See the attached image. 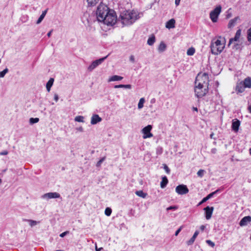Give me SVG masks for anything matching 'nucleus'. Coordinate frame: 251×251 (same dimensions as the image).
Here are the masks:
<instances>
[{
	"instance_id": "1",
	"label": "nucleus",
	"mask_w": 251,
	"mask_h": 251,
	"mask_svg": "<svg viewBox=\"0 0 251 251\" xmlns=\"http://www.w3.org/2000/svg\"><path fill=\"white\" fill-rule=\"evenodd\" d=\"M209 76L207 73H203L201 75H198L195 82V95L198 99L205 96L208 93L209 88Z\"/></svg>"
},
{
	"instance_id": "2",
	"label": "nucleus",
	"mask_w": 251,
	"mask_h": 251,
	"mask_svg": "<svg viewBox=\"0 0 251 251\" xmlns=\"http://www.w3.org/2000/svg\"><path fill=\"white\" fill-rule=\"evenodd\" d=\"M120 18L123 25H129L133 24L140 17L138 12L134 10H123L120 12Z\"/></svg>"
},
{
	"instance_id": "3",
	"label": "nucleus",
	"mask_w": 251,
	"mask_h": 251,
	"mask_svg": "<svg viewBox=\"0 0 251 251\" xmlns=\"http://www.w3.org/2000/svg\"><path fill=\"white\" fill-rule=\"evenodd\" d=\"M219 38L213 39L210 43L211 52L212 54L214 55H218L221 53L225 47V38L219 36Z\"/></svg>"
},
{
	"instance_id": "4",
	"label": "nucleus",
	"mask_w": 251,
	"mask_h": 251,
	"mask_svg": "<svg viewBox=\"0 0 251 251\" xmlns=\"http://www.w3.org/2000/svg\"><path fill=\"white\" fill-rule=\"evenodd\" d=\"M117 21V16L114 10L111 9L110 11H107L106 14L99 22H103L107 25H115Z\"/></svg>"
},
{
	"instance_id": "5",
	"label": "nucleus",
	"mask_w": 251,
	"mask_h": 251,
	"mask_svg": "<svg viewBox=\"0 0 251 251\" xmlns=\"http://www.w3.org/2000/svg\"><path fill=\"white\" fill-rule=\"evenodd\" d=\"M111 9L105 4L101 2L98 6L96 11V15L98 21L102 20V18L104 17L107 11H110Z\"/></svg>"
},
{
	"instance_id": "6",
	"label": "nucleus",
	"mask_w": 251,
	"mask_h": 251,
	"mask_svg": "<svg viewBox=\"0 0 251 251\" xmlns=\"http://www.w3.org/2000/svg\"><path fill=\"white\" fill-rule=\"evenodd\" d=\"M221 10L222 7L219 5L210 12L209 16L212 22L216 23L217 22L219 15L221 12Z\"/></svg>"
},
{
	"instance_id": "7",
	"label": "nucleus",
	"mask_w": 251,
	"mask_h": 251,
	"mask_svg": "<svg viewBox=\"0 0 251 251\" xmlns=\"http://www.w3.org/2000/svg\"><path fill=\"white\" fill-rule=\"evenodd\" d=\"M108 55H107L103 57L100 58L99 59L93 61L91 65H90L88 67V70L90 72H92L99 65L101 64L107 58Z\"/></svg>"
},
{
	"instance_id": "8",
	"label": "nucleus",
	"mask_w": 251,
	"mask_h": 251,
	"mask_svg": "<svg viewBox=\"0 0 251 251\" xmlns=\"http://www.w3.org/2000/svg\"><path fill=\"white\" fill-rule=\"evenodd\" d=\"M151 129L152 126L150 125H148L142 129V131L144 134L143 136V138L144 139L152 137L153 134L151 132Z\"/></svg>"
},
{
	"instance_id": "9",
	"label": "nucleus",
	"mask_w": 251,
	"mask_h": 251,
	"mask_svg": "<svg viewBox=\"0 0 251 251\" xmlns=\"http://www.w3.org/2000/svg\"><path fill=\"white\" fill-rule=\"evenodd\" d=\"M176 192L179 195H184L189 192V189L187 186L184 184H180L176 188Z\"/></svg>"
},
{
	"instance_id": "10",
	"label": "nucleus",
	"mask_w": 251,
	"mask_h": 251,
	"mask_svg": "<svg viewBox=\"0 0 251 251\" xmlns=\"http://www.w3.org/2000/svg\"><path fill=\"white\" fill-rule=\"evenodd\" d=\"M42 198L43 199H56V198H60L61 199H62L60 195L58 193H57V192H49V193H46L42 196Z\"/></svg>"
},
{
	"instance_id": "11",
	"label": "nucleus",
	"mask_w": 251,
	"mask_h": 251,
	"mask_svg": "<svg viewBox=\"0 0 251 251\" xmlns=\"http://www.w3.org/2000/svg\"><path fill=\"white\" fill-rule=\"evenodd\" d=\"M203 210L204 211L205 218L207 220L210 219L211 218L214 207L213 206H207L203 208Z\"/></svg>"
},
{
	"instance_id": "12",
	"label": "nucleus",
	"mask_w": 251,
	"mask_h": 251,
	"mask_svg": "<svg viewBox=\"0 0 251 251\" xmlns=\"http://www.w3.org/2000/svg\"><path fill=\"white\" fill-rule=\"evenodd\" d=\"M241 34V29L240 28L238 29L235 33V36L233 38H230L229 41V43L228 44V46H229L230 44L233 41H238L240 37Z\"/></svg>"
},
{
	"instance_id": "13",
	"label": "nucleus",
	"mask_w": 251,
	"mask_h": 251,
	"mask_svg": "<svg viewBox=\"0 0 251 251\" xmlns=\"http://www.w3.org/2000/svg\"><path fill=\"white\" fill-rule=\"evenodd\" d=\"M241 34V29L240 28L238 29L235 33V36L233 38H230L229 41V43L228 44V46H229L230 44L233 41H238L240 37Z\"/></svg>"
},
{
	"instance_id": "14",
	"label": "nucleus",
	"mask_w": 251,
	"mask_h": 251,
	"mask_svg": "<svg viewBox=\"0 0 251 251\" xmlns=\"http://www.w3.org/2000/svg\"><path fill=\"white\" fill-rule=\"evenodd\" d=\"M240 125V122L237 119H235L232 120L231 128L232 130L237 132L239 130V127Z\"/></svg>"
},
{
	"instance_id": "15",
	"label": "nucleus",
	"mask_w": 251,
	"mask_h": 251,
	"mask_svg": "<svg viewBox=\"0 0 251 251\" xmlns=\"http://www.w3.org/2000/svg\"><path fill=\"white\" fill-rule=\"evenodd\" d=\"M251 222V217L247 216L243 217L240 221L239 225L240 226H243L247 225L249 222Z\"/></svg>"
},
{
	"instance_id": "16",
	"label": "nucleus",
	"mask_w": 251,
	"mask_h": 251,
	"mask_svg": "<svg viewBox=\"0 0 251 251\" xmlns=\"http://www.w3.org/2000/svg\"><path fill=\"white\" fill-rule=\"evenodd\" d=\"M101 120L102 119L98 114H94L91 117V124L92 125H95L101 122Z\"/></svg>"
},
{
	"instance_id": "17",
	"label": "nucleus",
	"mask_w": 251,
	"mask_h": 251,
	"mask_svg": "<svg viewBox=\"0 0 251 251\" xmlns=\"http://www.w3.org/2000/svg\"><path fill=\"white\" fill-rule=\"evenodd\" d=\"M239 20H240V18L238 16L231 19L227 25V27L230 29L233 28L236 24L237 21Z\"/></svg>"
},
{
	"instance_id": "18",
	"label": "nucleus",
	"mask_w": 251,
	"mask_h": 251,
	"mask_svg": "<svg viewBox=\"0 0 251 251\" xmlns=\"http://www.w3.org/2000/svg\"><path fill=\"white\" fill-rule=\"evenodd\" d=\"M176 21L174 19H171L166 23L165 26L167 28L171 29L175 27Z\"/></svg>"
},
{
	"instance_id": "19",
	"label": "nucleus",
	"mask_w": 251,
	"mask_h": 251,
	"mask_svg": "<svg viewBox=\"0 0 251 251\" xmlns=\"http://www.w3.org/2000/svg\"><path fill=\"white\" fill-rule=\"evenodd\" d=\"M220 191V189H217L216 191H215L214 192H213L210 193L206 197H204V198H203L202 199H203V201L202 202H205L209 199H210L212 198V197H213L214 195L217 194Z\"/></svg>"
},
{
	"instance_id": "20",
	"label": "nucleus",
	"mask_w": 251,
	"mask_h": 251,
	"mask_svg": "<svg viewBox=\"0 0 251 251\" xmlns=\"http://www.w3.org/2000/svg\"><path fill=\"white\" fill-rule=\"evenodd\" d=\"M245 88H251V77H248L246 78L243 81H242Z\"/></svg>"
},
{
	"instance_id": "21",
	"label": "nucleus",
	"mask_w": 251,
	"mask_h": 251,
	"mask_svg": "<svg viewBox=\"0 0 251 251\" xmlns=\"http://www.w3.org/2000/svg\"><path fill=\"white\" fill-rule=\"evenodd\" d=\"M245 87L244 85L242 83V82H240L239 83H237L236 86V89L235 90L237 92V93H242L245 90Z\"/></svg>"
},
{
	"instance_id": "22",
	"label": "nucleus",
	"mask_w": 251,
	"mask_h": 251,
	"mask_svg": "<svg viewBox=\"0 0 251 251\" xmlns=\"http://www.w3.org/2000/svg\"><path fill=\"white\" fill-rule=\"evenodd\" d=\"M23 221L27 222L31 227H33L40 223L39 221H36L30 219H23Z\"/></svg>"
},
{
	"instance_id": "23",
	"label": "nucleus",
	"mask_w": 251,
	"mask_h": 251,
	"mask_svg": "<svg viewBox=\"0 0 251 251\" xmlns=\"http://www.w3.org/2000/svg\"><path fill=\"white\" fill-rule=\"evenodd\" d=\"M168 183V180L166 176H162V180L160 182V187L161 188H164Z\"/></svg>"
},
{
	"instance_id": "24",
	"label": "nucleus",
	"mask_w": 251,
	"mask_h": 251,
	"mask_svg": "<svg viewBox=\"0 0 251 251\" xmlns=\"http://www.w3.org/2000/svg\"><path fill=\"white\" fill-rule=\"evenodd\" d=\"M53 78H50L49 81L47 82L46 84V88L48 92H49L50 91V89L52 86L53 85Z\"/></svg>"
},
{
	"instance_id": "25",
	"label": "nucleus",
	"mask_w": 251,
	"mask_h": 251,
	"mask_svg": "<svg viewBox=\"0 0 251 251\" xmlns=\"http://www.w3.org/2000/svg\"><path fill=\"white\" fill-rule=\"evenodd\" d=\"M123 77L121 76L114 75L112 76L109 78L108 81H120L123 79Z\"/></svg>"
},
{
	"instance_id": "26",
	"label": "nucleus",
	"mask_w": 251,
	"mask_h": 251,
	"mask_svg": "<svg viewBox=\"0 0 251 251\" xmlns=\"http://www.w3.org/2000/svg\"><path fill=\"white\" fill-rule=\"evenodd\" d=\"M155 41V37L153 34H152L151 36L149 37L148 41L147 44L149 46H152L154 44Z\"/></svg>"
},
{
	"instance_id": "27",
	"label": "nucleus",
	"mask_w": 251,
	"mask_h": 251,
	"mask_svg": "<svg viewBox=\"0 0 251 251\" xmlns=\"http://www.w3.org/2000/svg\"><path fill=\"white\" fill-rule=\"evenodd\" d=\"M115 88H126V89H131V85L130 84H119V85H116L114 86Z\"/></svg>"
},
{
	"instance_id": "28",
	"label": "nucleus",
	"mask_w": 251,
	"mask_h": 251,
	"mask_svg": "<svg viewBox=\"0 0 251 251\" xmlns=\"http://www.w3.org/2000/svg\"><path fill=\"white\" fill-rule=\"evenodd\" d=\"M135 194L140 197H141L142 198H145L147 195V194L146 193H144L143 191L142 190H139V191H136L135 192Z\"/></svg>"
},
{
	"instance_id": "29",
	"label": "nucleus",
	"mask_w": 251,
	"mask_h": 251,
	"mask_svg": "<svg viewBox=\"0 0 251 251\" xmlns=\"http://www.w3.org/2000/svg\"><path fill=\"white\" fill-rule=\"evenodd\" d=\"M99 1V0H87L88 6H94Z\"/></svg>"
},
{
	"instance_id": "30",
	"label": "nucleus",
	"mask_w": 251,
	"mask_h": 251,
	"mask_svg": "<svg viewBox=\"0 0 251 251\" xmlns=\"http://www.w3.org/2000/svg\"><path fill=\"white\" fill-rule=\"evenodd\" d=\"M166 46L163 42H161L159 46L158 50L159 51H163L165 50Z\"/></svg>"
},
{
	"instance_id": "31",
	"label": "nucleus",
	"mask_w": 251,
	"mask_h": 251,
	"mask_svg": "<svg viewBox=\"0 0 251 251\" xmlns=\"http://www.w3.org/2000/svg\"><path fill=\"white\" fill-rule=\"evenodd\" d=\"M195 52V50L194 48H189L187 51V54L189 56L193 55Z\"/></svg>"
},
{
	"instance_id": "32",
	"label": "nucleus",
	"mask_w": 251,
	"mask_h": 251,
	"mask_svg": "<svg viewBox=\"0 0 251 251\" xmlns=\"http://www.w3.org/2000/svg\"><path fill=\"white\" fill-rule=\"evenodd\" d=\"M39 121L38 118H31L29 119V123L31 125L37 123Z\"/></svg>"
},
{
	"instance_id": "33",
	"label": "nucleus",
	"mask_w": 251,
	"mask_h": 251,
	"mask_svg": "<svg viewBox=\"0 0 251 251\" xmlns=\"http://www.w3.org/2000/svg\"><path fill=\"white\" fill-rule=\"evenodd\" d=\"M145 102L144 98H141L138 104V107L139 109H141L143 107V104Z\"/></svg>"
},
{
	"instance_id": "34",
	"label": "nucleus",
	"mask_w": 251,
	"mask_h": 251,
	"mask_svg": "<svg viewBox=\"0 0 251 251\" xmlns=\"http://www.w3.org/2000/svg\"><path fill=\"white\" fill-rule=\"evenodd\" d=\"M75 121L78 122H82L84 121V117L82 116H77L75 117Z\"/></svg>"
},
{
	"instance_id": "35",
	"label": "nucleus",
	"mask_w": 251,
	"mask_h": 251,
	"mask_svg": "<svg viewBox=\"0 0 251 251\" xmlns=\"http://www.w3.org/2000/svg\"><path fill=\"white\" fill-rule=\"evenodd\" d=\"M247 39L249 42L251 43V27L247 30Z\"/></svg>"
},
{
	"instance_id": "36",
	"label": "nucleus",
	"mask_w": 251,
	"mask_h": 251,
	"mask_svg": "<svg viewBox=\"0 0 251 251\" xmlns=\"http://www.w3.org/2000/svg\"><path fill=\"white\" fill-rule=\"evenodd\" d=\"M104 213H105V214L107 216H109L111 214V213H112V210L109 207H107L106 208V209H105V211H104Z\"/></svg>"
},
{
	"instance_id": "37",
	"label": "nucleus",
	"mask_w": 251,
	"mask_h": 251,
	"mask_svg": "<svg viewBox=\"0 0 251 251\" xmlns=\"http://www.w3.org/2000/svg\"><path fill=\"white\" fill-rule=\"evenodd\" d=\"M8 69L7 68H5L2 71L0 72V78L3 77L5 74L8 73Z\"/></svg>"
},
{
	"instance_id": "38",
	"label": "nucleus",
	"mask_w": 251,
	"mask_h": 251,
	"mask_svg": "<svg viewBox=\"0 0 251 251\" xmlns=\"http://www.w3.org/2000/svg\"><path fill=\"white\" fill-rule=\"evenodd\" d=\"M163 152V148L161 147H158L156 149V153L157 155H161Z\"/></svg>"
},
{
	"instance_id": "39",
	"label": "nucleus",
	"mask_w": 251,
	"mask_h": 251,
	"mask_svg": "<svg viewBox=\"0 0 251 251\" xmlns=\"http://www.w3.org/2000/svg\"><path fill=\"white\" fill-rule=\"evenodd\" d=\"M105 157H102L97 163L96 164L97 167H100L101 163L105 160Z\"/></svg>"
},
{
	"instance_id": "40",
	"label": "nucleus",
	"mask_w": 251,
	"mask_h": 251,
	"mask_svg": "<svg viewBox=\"0 0 251 251\" xmlns=\"http://www.w3.org/2000/svg\"><path fill=\"white\" fill-rule=\"evenodd\" d=\"M135 210H134L132 208H131L129 211H128V215L130 217H131V216H134L135 215Z\"/></svg>"
},
{
	"instance_id": "41",
	"label": "nucleus",
	"mask_w": 251,
	"mask_h": 251,
	"mask_svg": "<svg viewBox=\"0 0 251 251\" xmlns=\"http://www.w3.org/2000/svg\"><path fill=\"white\" fill-rule=\"evenodd\" d=\"M195 239H196L195 238V237H192L187 242V245L188 246L192 245L194 243Z\"/></svg>"
},
{
	"instance_id": "42",
	"label": "nucleus",
	"mask_w": 251,
	"mask_h": 251,
	"mask_svg": "<svg viewBox=\"0 0 251 251\" xmlns=\"http://www.w3.org/2000/svg\"><path fill=\"white\" fill-rule=\"evenodd\" d=\"M163 166H164V169L165 170L166 173L167 174H170V172H171V170L169 169V168L168 167V166L165 164H163Z\"/></svg>"
},
{
	"instance_id": "43",
	"label": "nucleus",
	"mask_w": 251,
	"mask_h": 251,
	"mask_svg": "<svg viewBox=\"0 0 251 251\" xmlns=\"http://www.w3.org/2000/svg\"><path fill=\"white\" fill-rule=\"evenodd\" d=\"M206 242L209 246L213 248L215 246V243L210 240H207Z\"/></svg>"
},
{
	"instance_id": "44",
	"label": "nucleus",
	"mask_w": 251,
	"mask_h": 251,
	"mask_svg": "<svg viewBox=\"0 0 251 251\" xmlns=\"http://www.w3.org/2000/svg\"><path fill=\"white\" fill-rule=\"evenodd\" d=\"M204 171L203 170H200L198 172H197V175L200 176V177H202L203 176V174H204Z\"/></svg>"
},
{
	"instance_id": "45",
	"label": "nucleus",
	"mask_w": 251,
	"mask_h": 251,
	"mask_svg": "<svg viewBox=\"0 0 251 251\" xmlns=\"http://www.w3.org/2000/svg\"><path fill=\"white\" fill-rule=\"evenodd\" d=\"M45 17L43 16V15H40L39 18H38V20L36 22L37 24H39L41 23V22L43 21Z\"/></svg>"
},
{
	"instance_id": "46",
	"label": "nucleus",
	"mask_w": 251,
	"mask_h": 251,
	"mask_svg": "<svg viewBox=\"0 0 251 251\" xmlns=\"http://www.w3.org/2000/svg\"><path fill=\"white\" fill-rule=\"evenodd\" d=\"M69 233V231H65V232L61 233L59 236H60V237L63 238V237H65L66 235L68 234Z\"/></svg>"
},
{
	"instance_id": "47",
	"label": "nucleus",
	"mask_w": 251,
	"mask_h": 251,
	"mask_svg": "<svg viewBox=\"0 0 251 251\" xmlns=\"http://www.w3.org/2000/svg\"><path fill=\"white\" fill-rule=\"evenodd\" d=\"M182 226H180V227H179V228H178V229L176 230V231L175 234V236H177V235H178V234H179V232L181 231V230H182Z\"/></svg>"
},
{
	"instance_id": "48",
	"label": "nucleus",
	"mask_w": 251,
	"mask_h": 251,
	"mask_svg": "<svg viewBox=\"0 0 251 251\" xmlns=\"http://www.w3.org/2000/svg\"><path fill=\"white\" fill-rule=\"evenodd\" d=\"M177 208V206H171L167 208V210H176V209Z\"/></svg>"
},
{
	"instance_id": "49",
	"label": "nucleus",
	"mask_w": 251,
	"mask_h": 251,
	"mask_svg": "<svg viewBox=\"0 0 251 251\" xmlns=\"http://www.w3.org/2000/svg\"><path fill=\"white\" fill-rule=\"evenodd\" d=\"M8 151L6 150L3 151L1 152H0V155H5L8 154Z\"/></svg>"
},
{
	"instance_id": "50",
	"label": "nucleus",
	"mask_w": 251,
	"mask_h": 251,
	"mask_svg": "<svg viewBox=\"0 0 251 251\" xmlns=\"http://www.w3.org/2000/svg\"><path fill=\"white\" fill-rule=\"evenodd\" d=\"M59 97L58 95L57 94H55L54 95V100L56 102H57L58 100Z\"/></svg>"
},
{
	"instance_id": "51",
	"label": "nucleus",
	"mask_w": 251,
	"mask_h": 251,
	"mask_svg": "<svg viewBox=\"0 0 251 251\" xmlns=\"http://www.w3.org/2000/svg\"><path fill=\"white\" fill-rule=\"evenodd\" d=\"M199 234V231L198 230H196L194 235H193V237H195V238L196 239L197 237V236L198 235V234Z\"/></svg>"
},
{
	"instance_id": "52",
	"label": "nucleus",
	"mask_w": 251,
	"mask_h": 251,
	"mask_svg": "<svg viewBox=\"0 0 251 251\" xmlns=\"http://www.w3.org/2000/svg\"><path fill=\"white\" fill-rule=\"evenodd\" d=\"M129 60L132 62L134 63L135 62V58L133 55H131L129 57Z\"/></svg>"
},
{
	"instance_id": "53",
	"label": "nucleus",
	"mask_w": 251,
	"mask_h": 251,
	"mask_svg": "<svg viewBox=\"0 0 251 251\" xmlns=\"http://www.w3.org/2000/svg\"><path fill=\"white\" fill-rule=\"evenodd\" d=\"M239 46L240 45L238 44H235L234 45V47L233 48V49H235L236 50H238L239 48Z\"/></svg>"
},
{
	"instance_id": "54",
	"label": "nucleus",
	"mask_w": 251,
	"mask_h": 251,
	"mask_svg": "<svg viewBox=\"0 0 251 251\" xmlns=\"http://www.w3.org/2000/svg\"><path fill=\"white\" fill-rule=\"evenodd\" d=\"M47 11H48V9H47L43 11L42 12V13L41 15H43L44 17H45V16H46V15L47 14Z\"/></svg>"
},
{
	"instance_id": "55",
	"label": "nucleus",
	"mask_w": 251,
	"mask_h": 251,
	"mask_svg": "<svg viewBox=\"0 0 251 251\" xmlns=\"http://www.w3.org/2000/svg\"><path fill=\"white\" fill-rule=\"evenodd\" d=\"M52 31H53V29H51L47 33V36L48 37H50L51 36V33Z\"/></svg>"
},
{
	"instance_id": "56",
	"label": "nucleus",
	"mask_w": 251,
	"mask_h": 251,
	"mask_svg": "<svg viewBox=\"0 0 251 251\" xmlns=\"http://www.w3.org/2000/svg\"><path fill=\"white\" fill-rule=\"evenodd\" d=\"M180 0H175V4L176 6H178L180 3Z\"/></svg>"
},
{
	"instance_id": "57",
	"label": "nucleus",
	"mask_w": 251,
	"mask_h": 251,
	"mask_svg": "<svg viewBox=\"0 0 251 251\" xmlns=\"http://www.w3.org/2000/svg\"><path fill=\"white\" fill-rule=\"evenodd\" d=\"M205 228V226H204V225H201V226H200V229L202 231L204 230Z\"/></svg>"
},
{
	"instance_id": "58",
	"label": "nucleus",
	"mask_w": 251,
	"mask_h": 251,
	"mask_svg": "<svg viewBox=\"0 0 251 251\" xmlns=\"http://www.w3.org/2000/svg\"><path fill=\"white\" fill-rule=\"evenodd\" d=\"M77 130H78L81 132H82L83 131V128L82 126H80L79 127L77 128Z\"/></svg>"
},
{
	"instance_id": "59",
	"label": "nucleus",
	"mask_w": 251,
	"mask_h": 251,
	"mask_svg": "<svg viewBox=\"0 0 251 251\" xmlns=\"http://www.w3.org/2000/svg\"><path fill=\"white\" fill-rule=\"evenodd\" d=\"M95 249H96V251H100L101 250H102L103 249V248H98L96 246Z\"/></svg>"
},
{
	"instance_id": "60",
	"label": "nucleus",
	"mask_w": 251,
	"mask_h": 251,
	"mask_svg": "<svg viewBox=\"0 0 251 251\" xmlns=\"http://www.w3.org/2000/svg\"><path fill=\"white\" fill-rule=\"evenodd\" d=\"M192 109H193V110L194 111H197V112H198V108H197V107H193V108H192Z\"/></svg>"
},
{
	"instance_id": "61",
	"label": "nucleus",
	"mask_w": 251,
	"mask_h": 251,
	"mask_svg": "<svg viewBox=\"0 0 251 251\" xmlns=\"http://www.w3.org/2000/svg\"><path fill=\"white\" fill-rule=\"evenodd\" d=\"M202 201H203V199H202V200L198 203V206H199L204 202H202Z\"/></svg>"
},
{
	"instance_id": "62",
	"label": "nucleus",
	"mask_w": 251,
	"mask_h": 251,
	"mask_svg": "<svg viewBox=\"0 0 251 251\" xmlns=\"http://www.w3.org/2000/svg\"><path fill=\"white\" fill-rule=\"evenodd\" d=\"M248 110L249 111L250 113H251V105L248 107Z\"/></svg>"
},
{
	"instance_id": "63",
	"label": "nucleus",
	"mask_w": 251,
	"mask_h": 251,
	"mask_svg": "<svg viewBox=\"0 0 251 251\" xmlns=\"http://www.w3.org/2000/svg\"><path fill=\"white\" fill-rule=\"evenodd\" d=\"M219 85V83L218 81L216 82V85L218 87Z\"/></svg>"
},
{
	"instance_id": "64",
	"label": "nucleus",
	"mask_w": 251,
	"mask_h": 251,
	"mask_svg": "<svg viewBox=\"0 0 251 251\" xmlns=\"http://www.w3.org/2000/svg\"><path fill=\"white\" fill-rule=\"evenodd\" d=\"M6 171H7V169H4V170H3L2 171V172L3 173H4L6 172Z\"/></svg>"
}]
</instances>
